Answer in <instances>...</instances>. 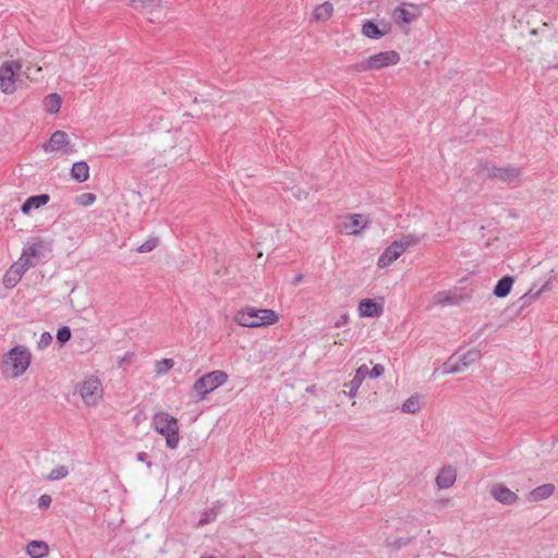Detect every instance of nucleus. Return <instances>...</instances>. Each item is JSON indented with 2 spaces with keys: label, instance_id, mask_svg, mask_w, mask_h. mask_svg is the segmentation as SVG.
<instances>
[{
  "label": "nucleus",
  "instance_id": "2",
  "mask_svg": "<svg viewBox=\"0 0 558 558\" xmlns=\"http://www.w3.org/2000/svg\"><path fill=\"white\" fill-rule=\"evenodd\" d=\"M279 314L270 308H258L254 306H244L234 314V322L246 328H262L277 324Z\"/></svg>",
  "mask_w": 558,
  "mask_h": 558
},
{
  "label": "nucleus",
  "instance_id": "36",
  "mask_svg": "<svg viewBox=\"0 0 558 558\" xmlns=\"http://www.w3.org/2000/svg\"><path fill=\"white\" fill-rule=\"evenodd\" d=\"M216 517V512L213 509L206 510L202 513V518L199 519L198 525L203 526L211 522Z\"/></svg>",
  "mask_w": 558,
  "mask_h": 558
},
{
  "label": "nucleus",
  "instance_id": "1",
  "mask_svg": "<svg viewBox=\"0 0 558 558\" xmlns=\"http://www.w3.org/2000/svg\"><path fill=\"white\" fill-rule=\"evenodd\" d=\"M33 354L23 344L11 348L2 356L0 368L5 378L16 379L22 377L31 366Z\"/></svg>",
  "mask_w": 558,
  "mask_h": 558
},
{
  "label": "nucleus",
  "instance_id": "26",
  "mask_svg": "<svg viewBox=\"0 0 558 558\" xmlns=\"http://www.w3.org/2000/svg\"><path fill=\"white\" fill-rule=\"evenodd\" d=\"M61 104L62 99L57 93H52L46 96L43 102L45 111L50 114L59 112Z\"/></svg>",
  "mask_w": 558,
  "mask_h": 558
},
{
  "label": "nucleus",
  "instance_id": "41",
  "mask_svg": "<svg viewBox=\"0 0 558 558\" xmlns=\"http://www.w3.org/2000/svg\"><path fill=\"white\" fill-rule=\"evenodd\" d=\"M134 354L131 352L125 353L120 360H119V366H122L124 364H131L133 362Z\"/></svg>",
  "mask_w": 558,
  "mask_h": 558
},
{
  "label": "nucleus",
  "instance_id": "29",
  "mask_svg": "<svg viewBox=\"0 0 558 558\" xmlns=\"http://www.w3.org/2000/svg\"><path fill=\"white\" fill-rule=\"evenodd\" d=\"M174 364L175 363L173 359L158 360L154 364V372L157 376L166 375L174 366Z\"/></svg>",
  "mask_w": 558,
  "mask_h": 558
},
{
  "label": "nucleus",
  "instance_id": "11",
  "mask_svg": "<svg viewBox=\"0 0 558 558\" xmlns=\"http://www.w3.org/2000/svg\"><path fill=\"white\" fill-rule=\"evenodd\" d=\"M421 15V10L417 5L412 3H403L392 11L391 17L393 22L404 32H408V26L415 22Z\"/></svg>",
  "mask_w": 558,
  "mask_h": 558
},
{
  "label": "nucleus",
  "instance_id": "43",
  "mask_svg": "<svg viewBox=\"0 0 558 558\" xmlns=\"http://www.w3.org/2000/svg\"><path fill=\"white\" fill-rule=\"evenodd\" d=\"M303 280V276L302 275H298L294 277L293 279V284H299L301 281Z\"/></svg>",
  "mask_w": 558,
  "mask_h": 558
},
{
  "label": "nucleus",
  "instance_id": "42",
  "mask_svg": "<svg viewBox=\"0 0 558 558\" xmlns=\"http://www.w3.org/2000/svg\"><path fill=\"white\" fill-rule=\"evenodd\" d=\"M349 320V316L348 314H343L336 323H335V327L336 328H339L343 325H345Z\"/></svg>",
  "mask_w": 558,
  "mask_h": 558
},
{
  "label": "nucleus",
  "instance_id": "17",
  "mask_svg": "<svg viewBox=\"0 0 558 558\" xmlns=\"http://www.w3.org/2000/svg\"><path fill=\"white\" fill-rule=\"evenodd\" d=\"M390 32V25L383 23L381 27L372 21H367L362 26V34L371 39H379Z\"/></svg>",
  "mask_w": 558,
  "mask_h": 558
},
{
  "label": "nucleus",
  "instance_id": "20",
  "mask_svg": "<svg viewBox=\"0 0 558 558\" xmlns=\"http://www.w3.org/2000/svg\"><path fill=\"white\" fill-rule=\"evenodd\" d=\"M423 408V398L421 395L415 393L410 396L401 404V412L405 414H417Z\"/></svg>",
  "mask_w": 558,
  "mask_h": 558
},
{
  "label": "nucleus",
  "instance_id": "16",
  "mask_svg": "<svg viewBox=\"0 0 558 558\" xmlns=\"http://www.w3.org/2000/svg\"><path fill=\"white\" fill-rule=\"evenodd\" d=\"M384 312V303L372 299H363L357 306L360 317H379Z\"/></svg>",
  "mask_w": 558,
  "mask_h": 558
},
{
  "label": "nucleus",
  "instance_id": "31",
  "mask_svg": "<svg viewBox=\"0 0 558 558\" xmlns=\"http://www.w3.org/2000/svg\"><path fill=\"white\" fill-rule=\"evenodd\" d=\"M14 265L25 274L29 268L36 265V260L28 257L27 254L22 251L19 260L15 262Z\"/></svg>",
  "mask_w": 558,
  "mask_h": 558
},
{
  "label": "nucleus",
  "instance_id": "28",
  "mask_svg": "<svg viewBox=\"0 0 558 558\" xmlns=\"http://www.w3.org/2000/svg\"><path fill=\"white\" fill-rule=\"evenodd\" d=\"M434 301L437 305L446 306L457 304L458 298L449 291H441L435 294Z\"/></svg>",
  "mask_w": 558,
  "mask_h": 558
},
{
  "label": "nucleus",
  "instance_id": "27",
  "mask_svg": "<svg viewBox=\"0 0 558 558\" xmlns=\"http://www.w3.org/2000/svg\"><path fill=\"white\" fill-rule=\"evenodd\" d=\"M513 282H514V280L512 277H510V276L502 277L495 286L494 294L497 298H506L510 293Z\"/></svg>",
  "mask_w": 558,
  "mask_h": 558
},
{
  "label": "nucleus",
  "instance_id": "38",
  "mask_svg": "<svg viewBox=\"0 0 558 558\" xmlns=\"http://www.w3.org/2000/svg\"><path fill=\"white\" fill-rule=\"evenodd\" d=\"M384 373H385V366L381 365V364H376V365L373 366L372 369L368 368L367 376L369 378L375 379V378H378L381 375H384Z\"/></svg>",
  "mask_w": 558,
  "mask_h": 558
},
{
  "label": "nucleus",
  "instance_id": "15",
  "mask_svg": "<svg viewBox=\"0 0 558 558\" xmlns=\"http://www.w3.org/2000/svg\"><path fill=\"white\" fill-rule=\"evenodd\" d=\"M456 481L457 470L451 465L442 466L435 477V484L438 489H448L454 485Z\"/></svg>",
  "mask_w": 558,
  "mask_h": 558
},
{
  "label": "nucleus",
  "instance_id": "12",
  "mask_svg": "<svg viewBox=\"0 0 558 558\" xmlns=\"http://www.w3.org/2000/svg\"><path fill=\"white\" fill-rule=\"evenodd\" d=\"M489 175L493 179L517 186L521 180V169L512 166L494 167L490 169Z\"/></svg>",
  "mask_w": 558,
  "mask_h": 558
},
{
  "label": "nucleus",
  "instance_id": "40",
  "mask_svg": "<svg viewBox=\"0 0 558 558\" xmlns=\"http://www.w3.org/2000/svg\"><path fill=\"white\" fill-rule=\"evenodd\" d=\"M51 501H52L51 496L44 494L38 498V508L40 510H47L50 507Z\"/></svg>",
  "mask_w": 558,
  "mask_h": 558
},
{
  "label": "nucleus",
  "instance_id": "7",
  "mask_svg": "<svg viewBox=\"0 0 558 558\" xmlns=\"http://www.w3.org/2000/svg\"><path fill=\"white\" fill-rule=\"evenodd\" d=\"M41 149L53 156H69L76 151L71 134L62 130L54 131L50 137L41 144Z\"/></svg>",
  "mask_w": 558,
  "mask_h": 558
},
{
  "label": "nucleus",
  "instance_id": "8",
  "mask_svg": "<svg viewBox=\"0 0 558 558\" xmlns=\"http://www.w3.org/2000/svg\"><path fill=\"white\" fill-rule=\"evenodd\" d=\"M481 351L471 349L462 354L451 355L436 372L441 375L462 373L481 359Z\"/></svg>",
  "mask_w": 558,
  "mask_h": 558
},
{
  "label": "nucleus",
  "instance_id": "9",
  "mask_svg": "<svg viewBox=\"0 0 558 558\" xmlns=\"http://www.w3.org/2000/svg\"><path fill=\"white\" fill-rule=\"evenodd\" d=\"M229 376L225 371H213L199 377L192 387L198 400L227 383Z\"/></svg>",
  "mask_w": 558,
  "mask_h": 558
},
{
  "label": "nucleus",
  "instance_id": "39",
  "mask_svg": "<svg viewBox=\"0 0 558 558\" xmlns=\"http://www.w3.org/2000/svg\"><path fill=\"white\" fill-rule=\"evenodd\" d=\"M52 341V337L49 332H43L38 342H37V347L39 349H45L47 348Z\"/></svg>",
  "mask_w": 558,
  "mask_h": 558
},
{
  "label": "nucleus",
  "instance_id": "3",
  "mask_svg": "<svg viewBox=\"0 0 558 558\" xmlns=\"http://www.w3.org/2000/svg\"><path fill=\"white\" fill-rule=\"evenodd\" d=\"M151 428L162 436L167 448L174 450L180 442V426L178 418L167 411H158L151 417Z\"/></svg>",
  "mask_w": 558,
  "mask_h": 558
},
{
  "label": "nucleus",
  "instance_id": "45",
  "mask_svg": "<svg viewBox=\"0 0 558 558\" xmlns=\"http://www.w3.org/2000/svg\"><path fill=\"white\" fill-rule=\"evenodd\" d=\"M305 390L308 393H314L316 391V386L315 385L308 386Z\"/></svg>",
  "mask_w": 558,
  "mask_h": 558
},
{
  "label": "nucleus",
  "instance_id": "5",
  "mask_svg": "<svg viewBox=\"0 0 558 558\" xmlns=\"http://www.w3.org/2000/svg\"><path fill=\"white\" fill-rule=\"evenodd\" d=\"M421 241L417 234L409 233L393 241L380 254L377 260L378 268H386L396 262L408 248L415 246Z\"/></svg>",
  "mask_w": 558,
  "mask_h": 558
},
{
  "label": "nucleus",
  "instance_id": "25",
  "mask_svg": "<svg viewBox=\"0 0 558 558\" xmlns=\"http://www.w3.org/2000/svg\"><path fill=\"white\" fill-rule=\"evenodd\" d=\"M26 551L32 558H43L48 555L49 547L43 541H32L27 545Z\"/></svg>",
  "mask_w": 558,
  "mask_h": 558
},
{
  "label": "nucleus",
  "instance_id": "35",
  "mask_svg": "<svg viewBox=\"0 0 558 558\" xmlns=\"http://www.w3.org/2000/svg\"><path fill=\"white\" fill-rule=\"evenodd\" d=\"M24 75L31 81H39L41 75V66L29 64L25 68Z\"/></svg>",
  "mask_w": 558,
  "mask_h": 558
},
{
  "label": "nucleus",
  "instance_id": "23",
  "mask_svg": "<svg viewBox=\"0 0 558 558\" xmlns=\"http://www.w3.org/2000/svg\"><path fill=\"white\" fill-rule=\"evenodd\" d=\"M71 177L78 183L86 182L89 179V167L85 161L74 162L71 169Z\"/></svg>",
  "mask_w": 558,
  "mask_h": 558
},
{
  "label": "nucleus",
  "instance_id": "10",
  "mask_svg": "<svg viewBox=\"0 0 558 558\" xmlns=\"http://www.w3.org/2000/svg\"><path fill=\"white\" fill-rule=\"evenodd\" d=\"M22 72V64L16 60H10L0 66V90L4 94H13L17 88V81Z\"/></svg>",
  "mask_w": 558,
  "mask_h": 558
},
{
  "label": "nucleus",
  "instance_id": "46",
  "mask_svg": "<svg viewBox=\"0 0 558 558\" xmlns=\"http://www.w3.org/2000/svg\"><path fill=\"white\" fill-rule=\"evenodd\" d=\"M403 544H405V543L402 539L398 541V546H402Z\"/></svg>",
  "mask_w": 558,
  "mask_h": 558
},
{
  "label": "nucleus",
  "instance_id": "24",
  "mask_svg": "<svg viewBox=\"0 0 558 558\" xmlns=\"http://www.w3.org/2000/svg\"><path fill=\"white\" fill-rule=\"evenodd\" d=\"M333 14L332 3L326 1L315 7L313 17L317 22H327Z\"/></svg>",
  "mask_w": 558,
  "mask_h": 558
},
{
  "label": "nucleus",
  "instance_id": "13",
  "mask_svg": "<svg viewBox=\"0 0 558 558\" xmlns=\"http://www.w3.org/2000/svg\"><path fill=\"white\" fill-rule=\"evenodd\" d=\"M369 225L367 216L362 214H351L342 222V231L348 235H356Z\"/></svg>",
  "mask_w": 558,
  "mask_h": 558
},
{
  "label": "nucleus",
  "instance_id": "21",
  "mask_svg": "<svg viewBox=\"0 0 558 558\" xmlns=\"http://www.w3.org/2000/svg\"><path fill=\"white\" fill-rule=\"evenodd\" d=\"M24 272L14 264L5 271L2 282L5 289H13L22 279Z\"/></svg>",
  "mask_w": 558,
  "mask_h": 558
},
{
  "label": "nucleus",
  "instance_id": "44",
  "mask_svg": "<svg viewBox=\"0 0 558 558\" xmlns=\"http://www.w3.org/2000/svg\"><path fill=\"white\" fill-rule=\"evenodd\" d=\"M145 459H146V453H145V452H140V453H137V460H138V461L144 462V461H145Z\"/></svg>",
  "mask_w": 558,
  "mask_h": 558
},
{
  "label": "nucleus",
  "instance_id": "47",
  "mask_svg": "<svg viewBox=\"0 0 558 558\" xmlns=\"http://www.w3.org/2000/svg\"><path fill=\"white\" fill-rule=\"evenodd\" d=\"M539 294H541V291L536 292V293L534 294V298H538V296H539Z\"/></svg>",
  "mask_w": 558,
  "mask_h": 558
},
{
  "label": "nucleus",
  "instance_id": "14",
  "mask_svg": "<svg viewBox=\"0 0 558 558\" xmlns=\"http://www.w3.org/2000/svg\"><path fill=\"white\" fill-rule=\"evenodd\" d=\"M489 493L495 500L506 506L514 505L519 499L514 492L500 483L494 484Z\"/></svg>",
  "mask_w": 558,
  "mask_h": 558
},
{
  "label": "nucleus",
  "instance_id": "22",
  "mask_svg": "<svg viewBox=\"0 0 558 558\" xmlns=\"http://www.w3.org/2000/svg\"><path fill=\"white\" fill-rule=\"evenodd\" d=\"M554 492L555 486L553 484H544L531 490L527 499L533 502L541 501L550 497Z\"/></svg>",
  "mask_w": 558,
  "mask_h": 558
},
{
  "label": "nucleus",
  "instance_id": "32",
  "mask_svg": "<svg viewBox=\"0 0 558 558\" xmlns=\"http://www.w3.org/2000/svg\"><path fill=\"white\" fill-rule=\"evenodd\" d=\"M69 474V470L65 465H59L50 471V473L46 476L47 481H60L66 477Z\"/></svg>",
  "mask_w": 558,
  "mask_h": 558
},
{
  "label": "nucleus",
  "instance_id": "30",
  "mask_svg": "<svg viewBox=\"0 0 558 558\" xmlns=\"http://www.w3.org/2000/svg\"><path fill=\"white\" fill-rule=\"evenodd\" d=\"M43 250L44 244L41 242H37L26 245L23 248V252L26 253L28 257L37 262L43 254Z\"/></svg>",
  "mask_w": 558,
  "mask_h": 558
},
{
  "label": "nucleus",
  "instance_id": "18",
  "mask_svg": "<svg viewBox=\"0 0 558 558\" xmlns=\"http://www.w3.org/2000/svg\"><path fill=\"white\" fill-rule=\"evenodd\" d=\"M368 373V366L366 364L361 365L356 371L351 379L350 383L345 384L344 386L349 388L348 396L350 398H354L359 388L361 387L364 379L367 377Z\"/></svg>",
  "mask_w": 558,
  "mask_h": 558
},
{
  "label": "nucleus",
  "instance_id": "33",
  "mask_svg": "<svg viewBox=\"0 0 558 558\" xmlns=\"http://www.w3.org/2000/svg\"><path fill=\"white\" fill-rule=\"evenodd\" d=\"M159 244V239L157 236H150L141 245L137 246L136 251L138 253H149L154 251Z\"/></svg>",
  "mask_w": 558,
  "mask_h": 558
},
{
  "label": "nucleus",
  "instance_id": "37",
  "mask_svg": "<svg viewBox=\"0 0 558 558\" xmlns=\"http://www.w3.org/2000/svg\"><path fill=\"white\" fill-rule=\"evenodd\" d=\"M57 339L61 343H65L71 339V330L69 327H62L57 332Z\"/></svg>",
  "mask_w": 558,
  "mask_h": 558
},
{
  "label": "nucleus",
  "instance_id": "19",
  "mask_svg": "<svg viewBox=\"0 0 558 558\" xmlns=\"http://www.w3.org/2000/svg\"><path fill=\"white\" fill-rule=\"evenodd\" d=\"M50 197L48 194H40L28 197L22 205L21 211L24 215H29L32 210L39 209L49 202Z\"/></svg>",
  "mask_w": 558,
  "mask_h": 558
},
{
  "label": "nucleus",
  "instance_id": "6",
  "mask_svg": "<svg viewBox=\"0 0 558 558\" xmlns=\"http://www.w3.org/2000/svg\"><path fill=\"white\" fill-rule=\"evenodd\" d=\"M401 60L396 50H386L364 58L354 64L353 69L359 72L379 71L389 66L397 65Z\"/></svg>",
  "mask_w": 558,
  "mask_h": 558
},
{
  "label": "nucleus",
  "instance_id": "4",
  "mask_svg": "<svg viewBox=\"0 0 558 558\" xmlns=\"http://www.w3.org/2000/svg\"><path fill=\"white\" fill-rule=\"evenodd\" d=\"M74 393L84 407L96 408L104 399V386L98 376L89 374L75 385Z\"/></svg>",
  "mask_w": 558,
  "mask_h": 558
},
{
  "label": "nucleus",
  "instance_id": "48",
  "mask_svg": "<svg viewBox=\"0 0 558 558\" xmlns=\"http://www.w3.org/2000/svg\"><path fill=\"white\" fill-rule=\"evenodd\" d=\"M202 558H216L215 556H206V557H202Z\"/></svg>",
  "mask_w": 558,
  "mask_h": 558
},
{
  "label": "nucleus",
  "instance_id": "34",
  "mask_svg": "<svg viewBox=\"0 0 558 558\" xmlns=\"http://www.w3.org/2000/svg\"><path fill=\"white\" fill-rule=\"evenodd\" d=\"M96 202V195L90 192L83 193L75 198V203L83 207L92 206Z\"/></svg>",
  "mask_w": 558,
  "mask_h": 558
}]
</instances>
